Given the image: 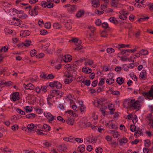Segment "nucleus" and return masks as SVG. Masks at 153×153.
I'll return each mask as SVG.
<instances>
[{"label": "nucleus", "mask_w": 153, "mask_h": 153, "mask_svg": "<svg viewBox=\"0 0 153 153\" xmlns=\"http://www.w3.org/2000/svg\"><path fill=\"white\" fill-rule=\"evenodd\" d=\"M129 100L126 99L123 102V105L124 107L126 106V104H128V106L130 108H133L134 109H138L140 107V102L138 100L135 101L134 99H132L130 101H128Z\"/></svg>", "instance_id": "1"}, {"label": "nucleus", "mask_w": 153, "mask_h": 153, "mask_svg": "<svg viewBox=\"0 0 153 153\" xmlns=\"http://www.w3.org/2000/svg\"><path fill=\"white\" fill-rule=\"evenodd\" d=\"M143 95L145 97L149 99L146 101L147 105H150L153 103V85L151 86V88L148 92L145 91L142 93Z\"/></svg>", "instance_id": "2"}, {"label": "nucleus", "mask_w": 153, "mask_h": 153, "mask_svg": "<svg viewBox=\"0 0 153 153\" xmlns=\"http://www.w3.org/2000/svg\"><path fill=\"white\" fill-rule=\"evenodd\" d=\"M11 98L14 101L19 99V93L18 92H13L11 95Z\"/></svg>", "instance_id": "3"}, {"label": "nucleus", "mask_w": 153, "mask_h": 153, "mask_svg": "<svg viewBox=\"0 0 153 153\" xmlns=\"http://www.w3.org/2000/svg\"><path fill=\"white\" fill-rule=\"evenodd\" d=\"M147 118L148 119L149 121V125L151 126H153V117L152 115V113L149 114L147 116Z\"/></svg>", "instance_id": "4"}, {"label": "nucleus", "mask_w": 153, "mask_h": 153, "mask_svg": "<svg viewBox=\"0 0 153 153\" xmlns=\"http://www.w3.org/2000/svg\"><path fill=\"white\" fill-rule=\"evenodd\" d=\"M50 93L53 94L54 95V97L55 95L58 96L59 95L60 97H61L62 94V93L59 91L58 90H51L50 91Z\"/></svg>", "instance_id": "5"}, {"label": "nucleus", "mask_w": 153, "mask_h": 153, "mask_svg": "<svg viewBox=\"0 0 153 153\" xmlns=\"http://www.w3.org/2000/svg\"><path fill=\"white\" fill-rule=\"evenodd\" d=\"M24 87L26 89H30L33 90L34 88V86L31 83H29L27 85L25 84L23 85Z\"/></svg>", "instance_id": "6"}, {"label": "nucleus", "mask_w": 153, "mask_h": 153, "mask_svg": "<svg viewBox=\"0 0 153 153\" xmlns=\"http://www.w3.org/2000/svg\"><path fill=\"white\" fill-rule=\"evenodd\" d=\"M30 33V31L27 30L22 31L20 32V35L22 36V37H25L29 36Z\"/></svg>", "instance_id": "7"}, {"label": "nucleus", "mask_w": 153, "mask_h": 153, "mask_svg": "<svg viewBox=\"0 0 153 153\" xmlns=\"http://www.w3.org/2000/svg\"><path fill=\"white\" fill-rule=\"evenodd\" d=\"M72 59V56L69 55H65V59L63 60L64 62H70Z\"/></svg>", "instance_id": "8"}, {"label": "nucleus", "mask_w": 153, "mask_h": 153, "mask_svg": "<svg viewBox=\"0 0 153 153\" xmlns=\"http://www.w3.org/2000/svg\"><path fill=\"white\" fill-rule=\"evenodd\" d=\"M84 11L80 10L78 11L76 14V16L78 18H79L82 17L84 14Z\"/></svg>", "instance_id": "9"}, {"label": "nucleus", "mask_w": 153, "mask_h": 153, "mask_svg": "<svg viewBox=\"0 0 153 153\" xmlns=\"http://www.w3.org/2000/svg\"><path fill=\"white\" fill-rule=\"evenodd\" d=\"M94 7H97L100 6V1L99 0H94L92 1Z\"/></svg>", "instance_id": "10"}, {"label": "nucleus", "mask_w": 153, "mask_h": 153, "mask_svg": "<svg viewBox=\"0 0 153 153\" xmlns=\"http://www.w3.org/2000/svg\"><path fill=\"white\" fill-rule=\"evenodd\" d=\"M116 81L117 83L119 85H121L124 82V80L123 78L119 77L117 79Z\"/></svg>", "instance_id": "11"}, {"label": "nucleus", "mask_w": 153, "mask_h": 153, "mask_svg": "<svg viewBox=\"0 0 153 153\" xmlns=\"http://www.w3.org/2000/svg\"><path fill=\"white\" fill-rule=\"evenodd\" d=\"M85 145L82 144L78 147V151L81 152H82L85 151Z\"/></svg>", "instance_id": "12"}, {"label": "nucleus", "mask_w": 153, "mask_h": 153, "mask_svg": "<svg viewBox=\"0 0 153 153\" xmlns=\"http://www.w3.org/2000/svg\"><path fill=\"white\" fill-rule=\"evenodd\" d=\"M66 122L68 124L73 125L74 124V121L73 119L69 117V118L66 120Z\"/></svg>", "instance_id": "13"}, {"label": "nucleus", "mask_w": 153, "mask_h": 153, "mask_svg": "<svg viewBox=\"0 0 153 153\" xmlns=\"http://www.w3.org/2000/svg\"><path fill=\"white\" fill-rule=\"evenodd\" d=\"M146 71L145 70H143L140 74V77L143 79L146 76Z\"/></svg>", "instance_id": "14"}, {"label": "nucleus", "mask_w": 153, "mask_h": 153, "mask_svg": "<svg viewBox=\"0 0 153 153\" xmlns=\"http://www.w3.org/2000/svg\"><path fill=\"white\" fill-rule=\"evenodd\" d=\"M109 21L110 22L114 23L115 24L118 23V21L116 19L113 17H111L109 18Z\"/></svg>", "instance_id": "15"}, {"label": "nucleus", "mask_w": 153, "mask_h": 153, "mask_svg": "<svg viewBox=\"0 0 153 153\" xmlns=\"http://www.w3.org/2000/svg\"><path fill=\"white\" fill-rule=\"evenodd\" d=\"M36 115V114L33 113L27 114L26 116V117L28 119H33L35 117Z\"/></svg>", "instance_id": "16"}, {"label": "nucleus", "mask_w": 153, "mask_h": 153, "mask_svg": "<svg viewBox=\"0 0 153 153\" xmlns=\"http://www.w3.org/2000/svg\"><path fill=\"white\" fill-rule=\"evenodd\" d=\"M76 9V6L74 5L71 6L69 7L68 10L69 11H75Z\"/></svg>", "instance_id": "17"}, {"label": "nucleus", "mask_w": 153, "mask_h": 153, "mask_svg": "<svg viewBox=\"0 0 153 153\" xmlns=\"http://www.w3.org/2000/svg\"><path fill=\"white\" fill-rule=\"evenodd\" d=\"M65 27L68 29L72 28V24L70 22H67L65 24Z\"/></svg>", "instance_id": "18"}, {"label": "nucleus", "mask_w": 153, "mask_h": 153, "mask_svg": "<svg viewBox=\"0 0 153 153\" xmlns=\"http://www.w3.org/2000/svg\"><path fill=\"white\" fill-rule=\"evenodd\" d=\"M140 53L142 55H147L148 53V52L146 50L143 49L140 51Z\"/></svg>", "instance_id": "19"}, {"label": "nucleus", "mask_w": 153, "mask_h": 153, "mask_svg": "<svg viewBox=\"0 0 153 153\" xmlns=\"http://www.w3.org/2000/svg\"><path fill=\"white\" fill-rule=\"evenodd\" d=\"M64 76L68 78L72 77L71 75V73L69 71H67L65 72Z\"/></svg>", "instance_id": "20"}, {"label": "nucleus", "mask_w": 153, "mask_h": 153, "mask_svg": "<svg viewBox=\"0 0 153 153\" xmlns=\"http://www.w3.org/2000/svg\"><path fill=\"white\" fill-rule=\"evenodd\" d=\"M31 14L33 15H36L38 14L39 12L38 10H36V9H35L34 7L33 10H31Z\"/></svg>", "instance_id": "21"}, {"label": "nucleus", "mask_w": 153, "mask_h": 153, "mask_svg": "<svg viewBox=\"0 0 153 153\" xmlns=\"http://www.w3.org/2000/svg\"><path fill=\"white\" fill-rule=\"evenodd\" d=\"M106 83H108L109 85H111L114 82V80L112 78L107 79L106 80Z\"/></svg>", "instance_id": "22"}, {"label": "nucleus", "mask_w": 153, "mask_h": 153, "mask_svg": "<svg viewBox=\"0 0 153 153\" xmlns=\"http://www.w3.org/2000/svg\"><path fill=\"white\" fill-rule=\"evenodd\" d=\"M27 113L30 112L32 111V108L31 106H26V108L25 109Z\"/></svg>", "instance_id": "23"}, {"label": "nucleus", "mask_w": 153, "mask_h": 153, "mask_svg": "<svg viewBox=\"0 0 153 153\" xmlns=\"http://www.w3.org/2000/svg\"><path fill=\"white\" fill-rule=\"evenodd\" d=\"M45 131H49L51 127H50L46 124H45L43 125V128Z\"/></svg>", "instance_id": "24"}, {"label": "nucleus", "mask_w": 153, "mask_h": 153, "mask_svg": "<svg viewBox=\"0 0 153 153\" xmlns=\"http://www.w3.org/2000/svg\"><path fill=\"white\" fill-rule=\"evenodd\" d=\"M145 146L146 147H148L151 144V142L149 140H145Z\"/></svg>", "instance_id": "25"}, {"label": "nucleus", "mask_w": 153, "mask_h": 153, "mask_svg": "<svg viewBox=\"0 0 153 153\" xmlns=\"http://www.w3.org/2000/svg\"><path fill=\"white\" fill-rule=\"evenodd\" d=\"M128 140L126 138H124L120 140V143H121V145H122L123 143H126L127 142Z\"/></svg>", "instance_id": "26"}, {"label": "nucleus", "mask_w": 153, "mask_h": 153, "mask_svg": "<svg viewBox=\"0 0 153 153\" xmlns=\"http://www.w3.org/2000/svg\"><path fill=\"white\" fill-rule=\"evenodd\" d=\"M55 87L57 89H60L62 87V85L59 82H56Z\"/></svg>", "instance_id": "27"}, {"label": "nucleus", "mask_w": 153, "mask_h": 153, "mask_svg": "<svg viewBox=\"0 0 153 153\" xmlns=\"http://www.w3.org/2000/svg\"><path fill=\"white\" fill-rule=\"evenodd\" d=\"M82 82L85 83V85L87 86H89L90 85V80H86L85 81V80L83 79Z\"/></svg>", "instance_id": "28"}, {"label": "nucleus", "mask_w": 153, "mask_h": 153, "mask_svg": "<svg viewBox=\"0 0 153 153\" xmlns=\"http://www.w3.org/2000/svg\"><path fill=\"white\" fill-rule=\"evenodd\" d=\"M130 129L132 132H134L136 130V126L134 125H131L130 126Z\"/></svg>", "instance_id": "29"}, {"label": "nucleus", "mask_w": 153, "mask_h": 153, "mask_svg": "<svg viewBox=\"0 0 153 153\" xmlns=\"http://www.w3.org/2000/svg\"><path fill=\"white\" fill-rule=\"evenodd\" d=\"M141 33V31L139 30L137 32L135 33V36L137 38L139 39L140 38V36Z\"/></svg>", "instance_id": "30"}, {"label": "nucleus", "mask_w": 153, "mask_h": 153, "mask_svg": "<svg viewBox=\"0 0 153 153\" xmlns=\"http://www.w3.org/2000/svg\"><path fill=\"white\" fill-rule=\"evenodd\" d=\"M114 49L111 48H108L107 49V52L109 53L114 52Z\"/></svg>", "instance_id": "31"}, {"label": "nucleus", "mask_w": 153, "mask_h": 153, "mask_svg": "<svg viewBox=\"0 0 153 153\" xmlns=\"http://www.w3.org/2000/svg\"><path fill=\"white\" fill-rule=\"evenodd\" d=\"M16 111L22 115L25 114V112L23 111L22 110L18 108H17Z\"/></svg>", "instance_id": "32"}, {"label": "nucleus", "mask_w": 153, "mask_h": 153, "mask_svg": "<svg viewBox=\"0 0 153 153\" xmlns=\"http://www.w3.org/2000/svg\"><path fill=\"white\" fill-rule=\"evenodd\" d=\"M88 28L90 30L92 33H94V31L96 30L95 28L93 26H88Z\"/></svg>", "instance_id": "33"}, {"label": "nucleus", "mask_w": 153, "mask_h": 153, "mask_svg": "<svg viewBox=\"0 0 153 153\" xmlns=\"http://www.w3.org/2000/svg\"><path fill=\"white\" fill-rule=\"evenodd\" d=\"M31 42L30 41L27 40L25 41L24 45H25V46L28 47L30 45Z\"/></svg>", "instance_id": "34"}, {"label": "nucleus", "mask_w": 153, "mask_h": 153, "mask_svg": "<svg viewBox=\"0 0 153 153\" xmlns=\"http://www.w3.org/2000/svg\"><path fill=\"white\" fill-rule=\"evenodd\" d=\"M73 81L72 78L67 79H65V84H69Z\"/></svg>", "instance_id": "35"}, {"label": "nucleus", "mask_w": 153, "mask_h": 153, "mask_svg": "<svg viewBox=\"0 0 153 153\" xmlns=\"http://www.w3.org/2000/svg\"><path fill=\"white\" fill-rule=\"evenodd\" d=\"M34 125L33 124H29L27 126V128L29 130H31L34 128Z\"/></svg>", "instance_id": "36"}, {"label": "nucleus", "mask_w": 153, "mask_h": 153, "mask_svg": "<svg viewBox=\"0 0 153 153\" xmlns=\"http://www.w3.org/2000/svg\"><path fill=\"white\" fill-rule=\"evenodd\" d=\"M119 17L121 19H126L127 17V16L124 14H122L121 15H120L119 16Z\"/></svg>", "instance_id": "37"}, {"label": "nucleus", "mask_w": 153, "mask_h": 153, "mask_svg": "<svg viewBox=\"0 0 153 153\" xmlns=\"http://www.w3.org/2000/svg\"><path fill=\"white\" fill-rule=\"evenodd\" d=\"M54 97V95L53 94L51 93L50 94L48 95L47 98V101H50L51 98Z\"/></svg>", "instance_id": "38"}, {"label": "nucleus", "mask_w": 153, "mask_h": 153, "mask_svg": "<svg viewBox=\"0 0 153 153\" xmlns=\"http://www.w3.org/2000/svg\"><path fill=\"white\" fill-rule=\"evenodd\" d=\"M40 34L41 35H45L47 34V31L45 30H42L40 31Z\"/></svg>", "instance_id": "39"}, {"label": "nucleus", "mask_w": 153, "mask_h": 153, "mask_svg": "<svg viewBox=\"0 0 153 153\" xmlns=\"http://www.w3.org/2000/svg\"><path fill=\"white\" fill-rule=\"evenodd\" d=\"M45 26L47 28H50L51 27V24L50 22H46L45 23Z\"/></svg>", "instance_id": "40"}, {"label": "nucleus", "mask_w": 153, "mask_h": 153, "mask_svg": "<svg viewBox=\"0 0 153 153\" xmlns=\"http://www.w3.org/2000/svg\"><path fill=\"white\" fill-rule=\"evenodd\" d=\"M47 3L45 1H42L41 2L40 6L41 5L44 7H47Z\"/></svg>", "instance_id": "41"}, {"label": "nucleus", "mask_w": 153, "mask_h": 153, "mask_svg": "<svg viewBox=\"0 0 153 153\" xmlns=\"http://www.w3.org/2000/svg\"><path fill=\"white\" fill-rule=\"evenodd\" d=\"M126 51L125 50H123L121 52V54L123 55L126 56H127L129 55V53H126Z\"/></svg>", "instance_id": "42"}, {"label": "nucleus", "mask_w": 153, "mask_h": 153, "mask_svg": "<svg viewBox=\"0 0 153 153\" xmlns=\"http://www.w3.org/2000/svg\"><path fill=\"white\" fill-rule=\"evenodd\" d=\"M96 152L97 153H102V149L101 148H98L96 149Z\"/></svg>", "instance_id": "43"}, {"label": "nucleus", "mask_w": 153, "mask_h": 153, "mask_svg": "<svg viewBox=\"0 0 153 153\" xmlns=\"http://www.w3.org/2000/svg\"><path fill=\"white\" fill-rule=\"evenodd\" d=\"M53 27H55V29H57L60 28L61 27L59 25L58 23H54L53 25Z\"/></svg>", "instance_id": "44"}, {"label": "nucleus", "mask_w": 153, "mask_h": 153, "mask_svg": "<svg viewBox=\"0 0 153 153\" xmlns=\"http://www.w3.org/2000/svg\"><path fill=\"white\" fill-rule=\"evenodd\" d=\"M101 36L102 37H107L108 35L106 33L105 31H102L101 33Z\"/></svg>", "instance_id": "45"}, {"label": "nucleus", "mask_w": 153, "mask_h": 153, "mask_svg": "<svg viewBox=\"0 0 153 153\" xmlns=\"http://www.w3.org/2000/svg\"><path fill=\"white\" fill-rule=\"evenodd\" d=\"M60 147L62 151H65L67 149L66 147L65 144H62L60 146Z\"/></svg>", "instance_id": "46"}, {"label": "nucleus", "mask_w": 153, "mask_h": 153, "mask_svg": "<svg viewBox=\"0 0 153 153\" xmlns=\"http://www.w3.org/2000/svg\"><path fill=\"white\" fill-rule=\"evenodd\" d=\"M54 78V76L52 74H48L46 77V78L47 79H52Z\"/></svg>", "instance_id": "47"}, {"label": "nucleus", "mask_w": 153, "mask_h": 153, "mask_svg": "<svg viewBox=\"0 0 153 153\" xmlns=\"http://www.w3.org/2000/svg\"><path fill=\"white\" fill-rule=\"evenodd\" d=\"M56 82H50L49 83V86L51 87H53L56 86Z\"/></svg>", "instance_id": "48"}, {"label": "nucleus", "mask_w": 153, "mask_h": 153, "mask_svg": "<svg viewBox=\"0 0 153 153\" xmlns=\"http://www.w3.org/2000/svg\"><path fill=\"white\" fill-rule=\"evenodd\" d=\"M101 24V20L100 19H97L95 22V24L97 26H99Z\"/></svg>", "instance_id": "49"}, {"label": "nucleus", "mask_w": 153, "mask_h": 153, "mask_svg": "<svg viewBox=\"0 0 153 153\" xmlns=\"http://www.w3.org/2000/svg\"><path fill=\"white\" fill-rule=\"evenodd\" d=\"M3 151L4 152H11V149H9L7 147H6L3 149Z\"/></svg>", "instance_id": "50"}, {"label": "nucleus", "mask_w": 153, "mask_h": 153, "mask_svg": "<svg viewBox=\"0 0 153 153\" xmlns=\"http://www.w3.org/2000/svg\"><path fill=\"white\" fill-rule=\"evenodd\" d=\"M141 132L140 130L137 129V131L135 132V133H137V135H136V137H139L140 135L141 134Z\"/></svg>", "instance_id": "51"}, {"label": "nucleus", "mask_w": 153, "mask_h": 153, "mask_svg": "<svg viewBox=\"0 0 153 153\" xmlns=\"http://www.w3.org/2000/svg\"><path fill=\"white\" fill-rule=\"evenodd\" d=\"M47 86H43L41 87V90L42 91H43L45 92L47 91Z\"/></svg>", "instance_id": "52"}, {"label": "nucleus", "mask_w": 153, "mask_h": 153, "mask_svg": "<svg viewBox=\"0 0 153 153\" xmlns=\"http://www.w3.org/2000/svg\"><path fill=\"white\" fill-rule=\"evenodd\" d=\"M111 91L112 92L111 93L114 95H117L118 94H120V92L119 91Z\"/></svg>", "instance_id": "53"}, {"label": "nucleus", "mask_w": 153, "mask_h": 153, "mask_svg": "<svg viewBox=\"0 0 153 153\" xmlns=\"http://www.w3.org/2000/svg\"><path fill=\"white\" fill-rule=\"evenodd\" d=\"M72 41L75 43L76 42V43H78V41H79L78 40V39H77V38H73L71 40H70L69 41Z\"/></svg>", "instance_id": "54"}, {"label": "nucleus", "mask_w": 153, "mask_h": 153, "mask_svg": "<svg viewBox=\"0 0 153 153\" xmlns=\"http://www.w3.org/2000/svg\"><path fill=\"white\" fill-rule=\"evenodd\" d=\"M92 146L91 145H88L87 146V149L88 151L89 152L91 151L92 150Z\"/></svg>", "instance_id": "55"}, {"label": "nucleus", "mask_w": 153, "mask_h": 153, "mask_svg": "<svg viewBox=\"0 0 153 153\" xmlns=\"http://www.w3.org/2000/svg\"><path fill=\"white\" fill-rule=\"evenodd\" d=\"M36 51L35 50H31L30 52V53L31 56H34L36 53Z\"/></svg>", "instance_id": "56"}, {"label": "nucleus", "mask_w": 153, "mask_h": 153, "mask_svg": "<svg viewBox=\"0 0 153 153\" xmlns=\"http://www.w3.org/2000/svg\"><path fill=\"white\" fill-rule=\"evenodd\" d=\"M57 119L58 120L62 122L63 123H64L65 122V120H64L61 116H58L57 117Z\"/></svg>", "instance_id": "57"}, {"label": "nucleus", "mask_w": 153, "mask_h": 153, "mask_svg": "<svg viewBox=\"0 0 153 153\" xmlns=\"http://www.w3.org/2000/svg\"><path fill=\"white\" fill-rule=\"evenodd\" d=\"M19 128L18 126L17 125H14L12 126L11 129L14 131L16 130V128L18 129Z\"/></svg>", "instance_id": "58"}, {"label": "nucleus", "mask_w": 153, "mask_h": 153, "mask_svg": "<svg viewBox=\"0 0 153 153\" xmlns=\"http://www.w3.org/2000/svg\"><path fill=\"white\" fill-rule=\"evenodd\" d=\"M104 79L103 78H102L100 81L99 83H98V85H102L104 84Z\"/></svg>", "instance_id": "59"}, {"label": "nucleus", "mask_w": 153, "mask_h": 153, "mask_svg": "<svg viewBox=\"0 0 153 153\" xmlns=\"http://www.w3.org/2000/svg\"><path fill=\"white\" fill-rule=\"evenodd\" d=\"M102 26L103 27L107 28L108 27V25L106 22H104L102 24Z\"/></svg>", "instance_id": "60"}, {"label": "nucleus", "mask_w": 153, "mask_h": 153, "mask_svg": "<svg viewBox=\"0 0 153 153\" xmlns=\"http://www.w3.org/2000/svg\"><path fill=\"white\" fill-rule=\"evenodd\" d=\"M75 140L77 142L79 143H82L83 142V140L81 138H76Z\"/></svg>", "instance_id": "61"}, {"label": "nucleus", "mask_w": 153, "mask_h": 153, "mask_svg": "<svg viewBox=\"0 0 153 153\" xmlns=\"http://www.w3.org/2000/svg\"><path fill=\"white\" fill-rule=\"evenodd\" d=\"M97 81L95 80L92 83L91 85L94 87H95L97 86Z\"/></svg>", "instance_id": "62"}, {"label": "nucleus", "mask_w": 153, "mask_h": 153, "mask_svg": "<svg viewBox=\"0 0 153 153\" xmlns=\"http://www.w3.org/2000/svg\"><path fill=\"white\" fill-rule=\"evenodd\" d=\"M85 68L84 67H83L82 69V71L83 72H84L85 73H88V70L87 69V67H85Z\"/></svg>", "instance_id": "63"}, {"label": "nucleus", "mask_w": 153, "mask_h": 153, "mask_svg": "<svg viewBox=\"0 0 153 153\" xmlns=\"http://www.w3.org/2000/svg\"><path fill=\"white\" fill-rule=\"evenodd\" d=\"M34 8L36 9V10L38 11V10H39L41 8L40 4H38L36 5L35 6Z\"/></svg>", "instance_id": "64"}]
</instances>
